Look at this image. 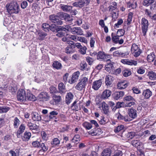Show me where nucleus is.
<instances>
[{"label":"nucleus","mask_w":156,"mask_h":156,"mask_svg":"<svg viewBox=\"0 0 156 156\" xmlns=\"http://www.w3.org/2000/svg\"><path fill=\"white\" fill-rule=\"evenodd\" d=\"M7 12L9 14L18 13L20 11L19 6L16 2H11L6 6Z\"/></svg>","instance_id":"1"},{"label":"nucleus","mask_w":156,"mask_h":156,"mask_svg":"<svg viewBox=\"0 0 156 156\" xmlns=\"http://www.w3.org/2000/svg\"><path fill=\"white\" fill-rule=\"evenodd\" d=\"M70 26L68 25H64L63 26H60L56 32V35L59 37H62L68 35L67 33L69 31Z\"/></svg>","instance_id":"2"},{"label":"nucleus","mask_w":156,"mask_h":156,"mask_svg":"<svg viewBox=\"0 0 156 156\" xmlns=\"http://www.w3.org/2000/svg\"><path fill=\"white\" fill-rule=\"evenodd\" d=\"M88 78L87 77H83L79 80V82L76 85L75 88L79 90H81L84 89L88 83Z\"/></svg>","instance_id":"3"},{"label":"nucleus","mask_w":156,"mask_h":156,"mask_svg":"<svg viewBox=\"0 0 156 156\" xmlns=\"http://www.w3.org/2000/svg\"><path fill=\"white\" fill-rule=\"evenodd\" d=\"M26 93L27 91H25L23 89L19 90L17 94V100L20 101H26L27 97Z\"/></svg>","instance_id":"4"},{"label":"nucleus","mask_w":156,"mask_h":156,"mask_svg":"<svg viewBox=\"0 0 156 156\" xmlns=\"http://www.w3.org/2000/svg\"><path fill=\"white\" fill-rule=\"evenodd\" d=\"M90 2V0H78L77 2L73 3V5L75 7L81 8L88 5Z\"/></svg>","instance_id":"5"},{"label":"nucleus","mask_w":156,"mask_h":156,"mask_svg":"<svg viewBox=\"0 0 156 156\" xmlns=\"http://www.w3.org/2000/svg\"><path fill=\"white\" fill-rule=\"evenodd\" d=\"M141 25L142 33L144 36H145L148 30V21L144 18H142L141 21Z\"/></svg>","instance_id":"6"},{"label":"nucleus","mask_w":156,"mask_h":156,"mask_svg":"<svg viewBox=\"0 0 156 156\" xmlns=\"http://www.w3.org/2000/svg\"><path fill=\"white\" fill-rule=\"evenodd\" d=\"M131 51L132 53L134 54V56L135 57L139 56L141 52V50L139 48L138 45L135 44H133L131 48Z\"/></svg>","instance_id":"7"},{"label":"nucleus","mask_w":156,"mask_h":156,"mask_svg":"<svg viewBox=\"0 0 156 156\" xmlns=\"http://www.w3.org/2000/svg\"><path fill=\"white\" fill-rule=\"evenodd\" d=\"M51 96L52 98L49 102L51 104L57 105L61 101L62 98L61 96L55 94H52Z\"/></svg>","instance_id":"8"},{"label":"nucleus","mask_w":156,"mask_h":156,"mask_svg":"<svg viewBox=\"0 0 156 156\" xmlns=\"http://www.w3.org/2000/svg\"><path fill=\"white\" fill-rule=\"evenodd\" d=\"M69 31L74 35H82L83 34V31L80 27H71L70 26Z\"/></svg>","instance_id":"9"},{"label":"nucleus","mask_w":156,"mask_h":156,"mask_svg":"<svg viewBox=\"0 0 156 156\" xmlns=\"http://www.w3.org/2000/svg\"><path fill=\"white\" fill-rule=\"evenodd\" d=\"M80 75V73L79 71L74 73L73 74L71 79L69 80L68 81L69 83L72 84L77 82L78 79Z\"/></svg>","instance_id":"10"},{"label":"nucleus","mask_w":156,"mask_h":156,"mask_svg":"<svg viewBox=\"0 0 156 156\" xmlns=\"http://www.w3.org/2000/svg\"><path fill=\"white\" fill-rule=\"evenodd\" d=\"M119 31L122 32L121 35H116L113 33H112L111 34L112 40L114 43L115 44L118 43L119 37L123 36L125 33V31L122 29H120Z\"/></svg>","instance_id":"11"},{"label":"nucleus","mask_w":156,"mask_h":156,"mask_svg":"<svg viewBox=\"0 0 156 156\" xmlns=\"http://www.w3.org/2000/svg\"><path fill=\"white\" fill-rule=\"evenodd\" d=\"M102 80L100 79L93 82L92 84V88L95 90H97L100 87L102 84Z\"/></svg>","instance_id":"12"},{"label":"nucleus","mask_w":156,"mask_h":156,"mask_svg":"<svg viewBox=\"0 0 156 156\" xmlns=\"http://www.w3.org/2000/svg\"><path fill=\"white\" fill-rule=\"evenodd\" d=\"M27 125L30 129L33 131V132L36 133L38 132L39 126L36 124H33L30 122H28Z\"/></svg>","instance_id":"13"},{"label":"nucleus","mask_w":156,"mask_h":156,"mask_svg":"<svg viewBox=\"0 0 156 156\" xmlns=\"http://www.w3.org/2000/svg\"><path fill=\"white\" fill-rule=\"evenodd\" d=\"M59 16L62 19L68 22H71L73 20L70 15L67 13L61 12L60 13Z\"/></svg>","instance_id":"14"},{"label":"nucleus","mask_w":156,"mask_h":156,"mask_svg":"<svg viewBox=\"0 0 156 156\" xmlns=\"http://www.w3.org/2000/svg\"><path fill=\"white\" fill-rule=\"evenodd\" d=\"M128 113L129 117L133 119L136 118L137 117L136 111L132 108L128 109Z\"/></svg>","instance_id":"15"},{"label":"nucleus","mask_w":156,"mask_h":156,"mask_svg":"<svg viewBox=\"0 0 156 156\" xmlns=\"http://www.w3.org/2000/svg\"><path fill=\"white\" fill-rule=\"evenodd\" d=\"M124 95V92L120 91L115 92L112 94V96L114 99L118 100L122 98Z\"/></svg>","instance_id":"16"},{"label":"nucleus","mask_w":156,"mask_h":156,"mask_svg":"<svg viewBox=\"0 0 156 156\" xmlns=\"http://www.w3.org/2000/svg\"><path fill=\"white\" fill-rule=\"evenodd\" d=\"M88 134L92 136H98L102 133L100 129H94L88 132Z\"/></svg>","instance_id":"17"},{"label":"nucleus","mask_w":156,"mask_h":156,"mask_svg":"<svg viewBox=\"0 0 156 156\" xmlns=\"http://www.w3.org/2000/svg\"><path fill=\"white\" fill-rule=\"evenodd\" d=\"M111 94L112 92L110 90L106 89L103 92L101 98L104 99H107L111 96Z\"/></svg>","instance_id":"18"},{"label":"nucleus","mask_w":156,"mask_h":156,"mask_svg":"<svg viewBox=\"0 0 156 156\" xmlns=\"http://www.w3.org/2000/svg\"><path fill=\"white\" fill-rule=\"evenodd\" d=\"M32 119L34 121H39L41 120V115L37 112H33L31 114Z\"/></svg>","instance_id":"19"},{"label":"nucleus","mask_w":156,"mask_h":156,"mask_svg":"<svg viewBox=\"0 0 156 156\" xmlns=\"http://www.w3.org/2000/svg\"><path fill=\"white\" fill-rule=\"evenodd\" d=\"M121 62L123 63L130 65H134L136 66L137 65V62L135 61L129 60L128 59H122Z\"/></svg>","instance_id":"20"},{"label":"nucleus","mask_w":156,"mask_h":156,"mask_svg":"<svg viewBox=\"0 0 156 156\" xmlns=\"http://www.w3.org/2000/svg\"><path fill=\"white\" fill-rule=\"evenodd\" d=\"M74 97L73 95L71 93L67 94L66 97V102L67 104H69L72 101Z\"/></svg>","instance_id":"21"},{"label":"nucleus","mask_w":156,"mask_h":156,"mask_svg":"<svg viewBox=\"0 0 156 156\" xmlns=\"http://www.w3.org/2000/svg\"><path fill=\"white\" fill-rule=\"evenodd\" d=\"M27 97L26 98V101L29 100L32 101H34L36 100L35 97L31 94L30 91H27Z\"/></svg>","instance_id":"22"},{"label":"nucleus","mask_w":156,"mask_h":156,"mask_svg":"<svg viewBox=\"0 0 156 156\" xmlns=\"http://www.w3.org/2000/svg\"><path fill=\"white\" fill-rule=\"evenodd\" d=\"M128 85L127 81H124L119 82L117 84V87L119 89H123L127 87Z\"/></svg>","instance_id":"23"},{"label":"nucleus","mask_w":156,"mask_h":156,"mask_svg":"<svg viewBox=\"0 0 156 156\" xmlns=\"http://www.w3.org/2000/svg\"><path fill=\"white\" fill-rule=\"evenodd\" d=\"M58 89L59 92L61 94H64L66 91L65 86L64 84L62 83H60L58 84Z\"/></svg>","instance_id":"24"},{"label":"nucleus","mask_w":156,"mask_h":156,"mask_svg":"<svg viewBox=\"0 0 156 156\" xmlns=\"http://www.w3.org/2000/svg\"><path fill=\"white\" fill-rule=\"evenodd\" d=\"M142 95L145 99H148L152 95V92L149 89H147L143 91Z\"/></svg>","instance_id":"25"},{"label":"nucleus","mask_w":156,"mask_h":156,"mask_svg":"<svg viewBox=\"0 0 156 156\" xmlns=\"http://www.w3.org/2000/svg\"><path fill=\"white\" fill-rule=\"evenodd\" d=\"M31 133L29 132L26 131L22 137L23 140L25 141H28L31 136Z\"/></svg>","instance_id":"26"},{"label":"nucleus","mask_w":156,"mask_h":156,"mask_svg":"<svg viewBox=\"0 0 156 156\" xmlns=\"http://www.w3.org/2000/svg\"><path fill=\"white\" fill-rule=\"evenodd\" d=\"M60 7L62 10L64 12H69L71 11V9L73 8L70 5L61 4Z\"/></svg>","instance_id":"27"},{"label":"nucleus","mask_w":156,"mask_h":156,"mask_svg":"<svg viewBox=\"0 0 156 156\" xmlns=\"http://www.w3.org/2000/svg\"><path fill=\"white\" fill-rule=\"evenodd\" d=\"M102 107L104 113L106 115L108 114L109 113L108 105L105 101H103L102 103Z\"/></svg>","instance_id":"28"},{"label":"nucleus","mask_w":156,"mask_h":156,"mask_svg":"<svg viewBox=\"0 0 156 156\" xmlns=\"http://www.w3.org/2000/svg\"><path fill=\"white\" fill-rule=\"evenodd\" d=\"M113 77L112 76L110 75L107 76L105 78L106 85L107 86L111 85L113 80Z\"/></svg>","instance_id":"29"},{"label":"nucleus","mask_w":156,"mask_h":156,"mask_svg":"<svg viewBox=\"0 0 156 156\" xmlns=\"http://www.w3.org/2000/svg\"><path fill=\"white\" fill-rule=\"evenodd\" d=\"M25 128L24 125L22 124L20 126L19 129L17 132V137H20V134L23 133L25 129Z\"/></svg>","instance_id":"30"},{"label":"nucleus","mask_w":156,"mask_h":156,"mask_svg":"<svg viewBox=\"0 0 156 156\" xmlns=\"http://www.w3.org/2000/svg\"><path fill=\"white\" fill-rule=\"evenodd\" d=\"M117 3L115 2H112L111 4V5L108 7L109 11L112 12L116 9L117 8Z\"/></svg>","instance_id":"31"},{"label":"nucleus","mask_w":156,"mask_h":156,"mask_svg":"<svg viewBox=\"0 0 156 156\" xmlns=\"http://www.w3.org/2000/svg\"><path fill=\"white\" fill-rule=\"evenodd\" d=\"M52 67L57 69H60L62 68V65L61 64L57 61H54L52 65Z\"/></svg>","instance_id":"32"},{"label":"nucleus","mask_w":156,"mask_h":156,"mask_svg":"<svg viewBox=\"0 0 156 156\" xmlns=\"http://www.w3.org/2000/svg\"><path fill=\"white\" fill-rule=\"evenodd\" d=\"M105 69L106 71L109 73H112V69H113L114 67L112 63L109 62L105 65Z\"/></svg>","instance_id":"33"},{"label":"nucleus","mask_w":156,"mask_h":156,"mask_svg":"<svg viewBox=\"0 0 156 156\" xmlns=\"http://www.w3.org/2000/svg\"><path fill=\"white\" fill-rule=\"evenodd\" d=\"M41 149L38 151V154L40 155H42L44 154V152L46 151L48 149V147H46L44 143H42L41 144Z\"/></svg>","instance_id":"34"},{"label":"nucleus","mask_w":156,"mask_h":156,"mask_svg":"<svg viewBox=\"0 0 156 156\" xmlns=\"http://www.w3.org/2000/svg\"><path fill=\"white\" fill-rule=\"evenodd\" d=\"M155 58V54L154 52L151 53L147 57V60L149 62H153Z\"/></svg>","instance_id":"35"},{"label":"nucleus","mask_w":156,"mask_h":156,"mask_svg":"<svg viewBox=\"0 0 156 156\" xmlns=\"http://www.w3.org/2000/svg\"><path fill=\"white\" fill-rule=\"evenodd\" d=\"M111 154L110 150L109 148L105 149L101 153V156H110Z\"/></svg>","instance_id":"36"},{"label":"nucleus","mask_w":156,"mask_h":156,"mask_svg":"<svg viewBox=\"0 0 156 156\" xmlns=\"http://www.w3.org/2000/svg\"><path fill=\"white\" fill-rule=\"evenodd\" d=\"M132 144L135 147L140 148L141 142L137 140H133L132 141Z\"/></svg>","instance_id":"37"},{"label":"nucleus","mask_w":156,"mask_h":156,"mask_svg":"<svg viewBox=\"0 0 156 156\" xmlns=\"http://www.w3.org/2000/svg\"><path fill=\"white\" fill-rule=\"evenodd\" d=\"M113 55L115 56L123 57L126 56V54L118 50L113 53Z\"/></svg>","instance_id":"38"},{"label":"nucleus","mask_w":156,"mask_h":156,"mask_svg":"<svg viewBox=\"0 0 156 156\" xmlns=\"http://www.w3.org/2000/svg\"><path fill=\"white\" fill-rule=\"evenodd\" d=\"M77 101H75L72 104L71 106V108L73 110L76 111L80 109V107L77 104H76Z\"/></svg>","instance_id":"39"},{"label":"nucleus","mask_w":156,"mask_h":156,"mask_svg":"<svg viewBox=\"0 0 156 156\" xmlns=\"http://www.w3.org/2000/svg\"><path fill=\"white\" fill-rule=\"evenodd\" d=\"M123 75L125 77H127L131 74V72L130 70L126 69L122 72Z\"/></svg>","instance_id":"40"},{"label":"nucleus","mask_w":156,"mask_h":156,"mask_svg":"<svg viewBox=\"0 0 156 156\" xmlns=\"http://www.w3.org/2000/svg\"><path fill=\"white\" fill-rule=\"evenodd\" d=\"M59 27L56 25L55 24H51L49 25V29L52 32L56 33Z\"/></svg>","instance_id":"41"},{"label":"nucleus","mask_w":156,"mask_h":156,"mask_svg":"<svg viewBox=\"0 0 156 156\" xmlns=\"http://www.w3.org/2000/svg\"><path fill=\"white\" fill-rule=\"evenodd\" d=\"M105 53L104 52L101 51L99 52L97 55V59L101 61H102L104 56H105Z\"/></svg>","instance_id":"42"},{"label":"nucleus","mask_w":156,"mask_h":156,"mask_svg":"<svg viewBox=\"0 0 156 156\" xmlns=\"http://www.w3.org/2000/svg\"><path fill=\"white\" fill-rule=\"evenodd\" d=\"M82 125L86 129H90L92 127L91 123L87 122H85L83 123Z\"/></svg>","instance_id":"43"},{"label":"nucleus","mask_w":156,"mask_h":156,"mask_svg":"<svg viewBox=\"0 0 156 156\" xmlns=\"http://www.w3.org/2000/svg\"><path fill=\"white\" fill-rule=\"evenodd\" d=\"M31 144L34 147L38 148L41 147V144L37 140L33 141L32 142Z\"/></svg>","instance_id":"44"},{"label":"nucleus","mask_w":156,"mask_h":156,"mask_svg":"<svg viewBox=\"0 0 156 156\" xmlns=\"http://www.w3.org/2000/svg\"><path fill=\"white\" fill-rule=\"evenodd\" d=\"M87 64L85 62L81 63L80 65V69L82 70H88V69L87 68Z\"/></svg>","instance_id":"45"},{"label":"nucleus","mask_w":156,"mask_h":156,"mask_svg":"<svg viewBox=\"0 0 156 156\" xmlns=\"http://www.w3.org/2000/svg\"><path fill=\"white\" fill-rule=\"evenodd\" d=\"M133 14L132 12H130L128 14L126 23L127 25H129L131 23Z\"/></svg>","instance_id":"46"},{"label":"nucleus","mask_w":156,"mask_h":156,"mask_svg":"<svg viewBox=\"0 0 156 156\" xmlns=\"http://www.w3.org/2000/svg\"><path fill=\"white\" fill-rule=\"evenodd\" d=\"M148 76L151 80H154L156 79V73L152 71L148 73Z\"/></svg>","instance_id":"47"},{"label":"nucleus","mask_w":156,"mask_h":156,"mask_svg":"<svg viewBox=\"0 0 156 156\" xmlns=\"http://www.w3.org/2000/svg\"><path fill=\"white\" fill-rule=\"evenodd\" d=\"M13 126L15 128H17L19 126L20 121L19 119L16 117L14 118L13 120Z\"/></svg>","instance_id":"48"},{"label":"nucleus","mask_w":156,"mask_h":156,"mask_svg":"<svg viewBox=\"0 0 156 156\" xmlns=\"http://www.w3.org/2000/svg\"><path fill=\"white\" fill-rule=\"evenodd\" d=\"M41 135L43 140H47L48 138V132L46 133L44 131H42L41 132Z\"/></svg>","instance_id":"49"},{"label":"nucleus","mask_w":156,"mask_h":156,"mask_svg":"<svg viewBox=\"0 0 156 156\" xmlns=\"http://www.w3.org/2000/svg\"><path fill=\"white\" fill-rule=\"evenodd\" d=\"M127 138L128 140L133 138L136 136V133L134 132L128 133L126 135Z\"/></svg>","instance_id":"50"},{"label":"nucleus","mask_w":156,"mask_h":156,"mask_svg":"<svg viewBox=\"0 0 156 156\" xmlns=\"http://www.w3.org/2000/svg\"><path fill=\"white\" fill-rule=\"evenodd\" d=\"M155 0H144L143 2V5L145 6H148L153 3Z\"/></svg>","instance_id":"51"},{"label":"nucleus","mask_w":156,"mask_h":156,"mask_svg":"<svg viewBox=\"0 0 156 156\" xmlns=\"http://www.w3.org/2000/svg\"><path fill=\"white\" fill-rule=\"evenodd\" d=\"M124 128V126L123 125H119L116 127L114 129V132L115 133H117L120 132L123 130Z\"/></svg>","instance_id":"52"},{"label":"nucleus","mask_w":156,"mask_h":156,"mask_svg":"<svg viewBox=\"0 0 156 156\" xmlns=\"http://www.w3.org/2000/svg\"><path fill=\"white\" fill-rule=\"evenodd\" d=\"M9 109V108L5 106L0 107V113H6Z\"/></svg>","instance_id":"53"},{"label":"nucleus","mask_w":156,"mask_h":156,"mask_svg":"<svg viewBox=\"0 0 156 156\" xmlns=\"http://www.w3.org/2000/svg\"><path fill=\"white\" fill-rule=\"evenodd\" d=\"M87 48L85 46H82L79 50L80 52L82 55H85L86 53Z\"/></svg>","instance_id":"54"},{"label":"nucleus","mask_w":156,"mask_h":156,"mask_svg":"<svg viewBox=\"0 0 156 156\" xmlns=\"http://www.w3.org/2000/svg\"><path fill=\"white\" fill-rule=\"evenodd\" d=\"M49 92L50 93L53 94H55L58 92V91L57 90L56 88L54 86L51 87L49 88Z\"/></svg>","instance_id":"55"},{"label":"nucleus","mask_w":156,"mask_h":156,"mask_svg":"<svg viewBox=\"0 0 156 156\" xmlns=\"http://www.w3.org/2000/svg\"><path fill=\"white\" fill-rule=\"evenodd\" d=\"M49 114V119H52L55 117V116L58 114V112L55 111H53L51 112Z\"/></svg>","instance_id":"56"},{"label":"nucleus","mask_w":156,"mask_h":156,"mask_svg":"<svg viewBox=\"0 0 156 156\" xmlns=\"http://www.w3.org/2000/svg\"><path fill=\"white\" fill-rule=\"evenodd\" d=\"M60 143V141L57 138H55L53 140L51 144L53 145V147L56 145Z\"/></svg>","instance_id":"57"},{"label":"nucleus","mask_w":156,"mask_h":156,"mask_svg":"<svg viewBox=\"0 0 156 156\" xmlns=\"http://www.w3.org/2000/svg\"><path fill=\"white\" fill-rule=\"evenodd\" d=\"M123 99L124 101H134L135 100L132 97L129 95L123 98Z\"/></svg>","instance_id":"58"},{"label":"nucleus","mask_w":156,"mask_h":156,"mask_svg":"<svg viewBox=\"0 0 156 156\" xmlns=\"http://www.w3.org/2000/svg\"><path fill=\"white\" fill-rule=\"evenodd\" d=\"M136 100L134 101H132L129 103H126L125 105V107H131L132 106H134L136 105V103H135Z\"/></svg>","instance_id":"59"},{"label":"nucleus","mask_w":156,"mask_h":156,"mask_svg":"<svg viewBox=\"0 0 156 156\" xmlns=\"http://www.w3.org/2000/svg\"><path fill=\"white\" fill-rule=\"evenodd\" d=\"M86 60L89 65H91L92 64L94 60L93 58H91L89 56H87L86 57Z\"/></svg>","instance_id":"60"},{"label":"nucleus","mask_w":156,"mask_h":156,"mask_svg":"<svg viewBox=\"0 0 156 156\" xmlns=\"http://www.w3.org/2000/svg\"><path fill=\"white\" fill-rule=\"evenodd\" d=\"M74 143H76V142L79 141L80 140V136L79 135L76 134L73 138L72 139Z\"/></svg>","instance_id":"61"},{"label":"nucleus","mask_w":156,"mask_h":156,"mask_svg":"<svg viewBox=\"0 0 156 156\" xmlns=\"http://www.w3.org/2000/svg\"><path fill=\"white\" fill-rule=\"evenodd\" d=\"M72 46H69L67 47L65 49V52L67 54H70L73 53L72 49Z\"/></svg>","instance_id":"62"},{"label":"nucleus","mask_w":156,"mask_h":156,"mask_svg":"<svg viewBox=\"0 0 156 156\" xmlns=\"http://www.w3.org/2000/svg\"><path fill=\"white\" fill-rule=\"evenodd\" d=\"M42 28L44 31H49V25L47 23H44L42 25Z\"/></svg>","instance_id":"63"},{"label":"nucleus","mask_w":156,"mask_h":156,"mask_svg":"<svg viewBox=\"0 0 156 156\" xmlns=\"http://www.w3.org/2000/svg\"><path fill=\"white\" fill-rule=\"evenodd\" d=\"M111 55L108 54H105V56H104L103 61H110V59L111 58Z\"/></svg>","instance_id":"64"}]
</instances>
